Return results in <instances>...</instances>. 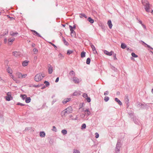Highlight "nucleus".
<instances>
[{"mask_svg":"<svg viewBox=\"0 0 153 153\" xmlns=\"http://www.w3.org/2000/svg\"><path fill=\"white\" fill-rule=\"evenodd\" d=\"M82 109V113L80 115V117L84 120H88V116L91 114V112L90 111L89 108H81Z\"/></svg>","mask_w":153,"mask_h":153,"instance_id":"f257e3e1","label":"nucleus"},{"mask_svg":"<svg viewBox=\"0 0 153 153\" xmlns=\"http://www.w3.org/2000/svg\"><path fill=\"white\" fill-rule=\"evenodd\" d=\"M142 4L145 7V9L146 12H149L150 9V4L147 0H142Z\"/></svg>","mask_w":153,"mask_h":153,"instance_id":"f03ea898","label":"nucleus"},{"mask_svg":"<svg viewBox=\"0 0 153 153\" xmlns=\"http://www.w3.org/2000/svg\"><path fill=\"white\" fill-rule=\"evenodd\" d=\"M44 77V74L39 73L36 74L34 78V79L36 82H39Z\"/></svg>","mask_w":153,"mask_h":153,"instance_id":"7ed1b4c3","label":"nucleus"},{"mask_svg":"<svg viewBox=\"0 0 153 153\" xmlns=\"http://www.w3.org/2000/svg\"><path fill=\"white\" fill-rule=\"evenodd\" d=\"M16 76L18 78L22 79L26 78L27 76V74H22L21 73L18 72L16 73Z\"/></svg>","mask_w":153,"mask_h":153,"instance_id":"20e7f679","label":"nucleus"},{"mask_svg":"<svg viewBox=\"0 0 153 153\" xmlns=\"http://www.w3.org/2000/svg\"><path fill=\"white\" fill-rule=\"evenodd\" d=\"M72 111L73 109L72 107L71 106H69L64 111V114L66 113L68 114L71 113L72 112Z\"/></svg>","mask_w":153,"mask_h":153,"instance_id":"39448f33","label":"nucleus"},{"mask_svg":"<svg viewBox=\"0 0 153 153\" xmlns=\"http://www.w3.org/2000/svg\"><path fill=\"white\" fill-rule=\"evenodd\" d=\"M6 99L8 101H9L13 99V97L12 96V94L11 92H8L7 93Z\"/></svg>","mask_w":153,"mask_h":153,"instance_id":"423d86ee","label":"nucleus"},{"mask_svg":"<svg viewBox=\"0 0 153 153\" xmlns=\"http://www.w3.org/2000/svg\"><path fill=\"white\" fill-rule=\"evenodd\" d=\"M69 28L71 31V35L72 37H75L76 36V33L74 31V29H72V26H69Z\"/></svg>","mask_w":153,"mask_h":153,"instance_id":"0eeeda50","label":"nucleus"},{"mask_svg":"<svg viewBox=\"0 0 153 153\" xmlns=\"http://www.w3.org/2000/svg\"><path fill=\"white\" fill-rule=\"evenodd\" d=\"M120 142L119 141H117L116 147V153H119L120 151Z\"/></svg>","mask_w":153,"mask_h":153,"instance_id":"6e6552de","label":"nucleus"},{"mask_svg":"<svg viewBox=\"0 0 153 153\" xmlns=\"http://www.w3.org/2000/svg\"><path fill=\"white\" fill-rule=\"evenodd\" d=\"M82 96L86 99L88 102H89L91 101V99L90 97H88L87 94L84 93L83 94Z\"/></svg>","mask_w":153,"mask_h":153,"instance_id":"1a4fd4ad","label":"nucleus"},{"mask_svg":"<svg viewBox=\"0 0 153 153\" xmlns=\"http://www.w3.org/2000/svg\"><path fill=\"white\" fill-rule=\"evenodd\" d=\"M73 80L74 83L76 84H78L81 81L77 77H74L73 78Z\"/></svg>","mask_w":153,"mask_h":153,"instance_id":"9d476101","label":"nucleus"},{"mask_svg":"<svg viewBox=\"0 0 153 153\" xmlns=\"http://www.w3.org/2000/svg\"><path fill=\"white\" fill-rule=\"evenodd\" d=\"M90 45L93 51V53L95 54L97 53V52L94 45L91 43L90 44Z\"/></svg>","mask_w":153,"mask_h":153,"instance_id":"9b49d317","label":"nucleus"},{"mask_svg":"<svg viewBox=\"0 0 153 153\" xmlns=\"http://www.w3.org/2000/svg\"><path fill=\"white\" fill-rule=\"evenodd\" d=\"M15 40V38H9L8 39V43L9 45H11L12 43V42H13Z\"/></svg>","mask_w":153,"mask_h":153,"instance_id":"f8f14e48","label":"nucleus"},{"mask_svg":"<svg viewBox=\"0 0 153 153\" xmlns=\"http://www.w3.org/2000/svg\"><path fill=\"white\" fill-rule=\"evenodd\" d=\"M124 100L125 103L127 104L128 106H129L128 104L129 103V100L128 98V95H126L124 97Z\"/></svg>","mask_w":153,"mask_h":153,"instance_id":"ddd939ff","label":"nucleus"},{"mask_svg":"<svg viewBox=\"0 0 153 153\" xmlns=\"http://www.w3.org/2000/svg\"><path fill=\"white\" fill-rule=\"evenodd\" d=\"M10 78H12L14 81L18 83L20 82V81L19 80H17V79L16 77H14V76L12 74H10Z\"/></svg>","mask_w":153,"mask_h":153,"instance_id":"4468645a","label":"nucleus"},{"mask_svg":"<svg viewBox=\"0 0 153 153\" xmlns=\"http://www.w3.org/2000/svg\"><path fill=\"white\" fill-rule=\"evenodd\" d=\"M21 53L19 52L14 51L13 52V55L15 57H18L20 55Z\"/></svg>","mask_w":153,"mask_h":153,"instance_id":"2eb2a0df","label":"nucleus"},{"mask_svg":"<svg viewBox=\"0 0 153 153\" xmlns=\"http://www.w3.org/2000/svg\"><path fill=\"white\" fill-rule=\"evenodd\" d=\"M71 98H67L65 99L62 102L63 104H66L67 102L71 101Z\"/></svg>","mask_w":153,"mask_h":153,"instance_id":"dca6fc26","label":"nucleus"},{"mask_svg":"<svg viewBox=\"0 0 153 153\" xmlns=\"http://www.w3.org/2000/svg\"><path fill=\"white\" fill-rule=\"evenodd\" d=\"M104 53L105 54L109 56H111L113 53V52L112 51L109 52L106 50H105L104 51Z\"/></svg>","mask_w":153,"mask_h":153,"instance_id":"f3484780","label":"nucleus"},{"mask_svg":"<svg viewBox=\"0 0 153 153\" xmlns=\"http://www.w3.org/2000/svg\"><path fill=\"white\" fill-rule=\"evenodd\" d=\"M31 31L32 32L34 33H33V35H36V36H38L40 37H42V36L36 31L32 30Z\"/></svg>","mask_w":153,"mask_h":153,"instance_id":"a211bd4d","label":"nucleus"},{"mask_svg":"<svg viewBox=\"0 0 153 153\" xmlns=\"http://www.w3.org/2000/svg\"><path fill=\"white\" fill-rule=\"evenodd\" d=\"M29 61L27 60H25L22 62V65L23 67L27 66L28 64Z\"/></svg>","mask_w":153,"mask_h":153,"instance_id":"6ab92c4d","label":"nucleus"},{"mask_svg":"<svg viewBox=\"0 0 153 153\" xmlns=\"http://www.w3.org/2000/svg\"><path fill=\"white\" fill-rule=\"evenodd\" d=\"M107 24L108 25L109 28L110 29H111L112 26V25L111 20H109L107 22Z\"/></svg>","mask_w":153,"mask_h":153,"instance_id":"aec40b11","label":"nucleus"},{"mask_svg":"<svg viewBox=\"0 0 153 153\" xmlns=\"http://www.w3.org/2000/svg\"><path fill=\"white\" fill-rule=\"evenodd\" d=\"M52 67L51 65L48 66V72L49 74H51L52 72Z\"/></svg>","mask_w":153,"mask_h":153,"instance_id":"412c9836","label":"nucleus"},{"mask_svg":"<svg viewBox=\"0 0 153 153\" xmlns=\"http://www.w3.org/2000/svg\"><path fill=\"white\" fill-rule=\"evenodd\" d=\"M69 75L73 77H74L75 75V74L73 71H71L69 72Z\"/></svg>","mask_w":153,"mask_h":153,"instance_id":"4be33fe9","label":"nucleus"},{"mask_svg":"<svg viewBox=\"0 0 153 153\" xmlns=\"http://www.w3.org/2000/svg\"><path fill=\"white\" fill-rule=\"evenodd\" d=\"M115 100L116 102H117L120 105H121L122 104V103L118 99V98H115Z\"/></svg>","mask_w":153,"mask_h":153,"instance_id":"5701e85b","label":"nucleus"},{"mask_svg":"<svg viewBox=\"0 0 153 153\" xmlns=\"http://www.w3.org/2000/svg\"><path fill=\"white\" fill-rule=\"evenodd\" d=\"M7 72L10 74H12L13 73V71L12 69L10 68H8L7 69Z\"/></svg>","mask_w":153,"mask_h":153,"instance_id":"b1692460","label":"nucleus"},{"mask_svg":"<svg viewBox=\"0 0 153 153\" xmlns=\"http://www.w3.org/2000/svg\"><path fill=\"white\" fill-rule=\"evenodd\" d=\"M45 134L43 131H41L40 133V136L42 137H44L45 136Z\"/></svg>","mask_w":153,"mask_h":153,"instance_id":"393cba45","label":"nucleus"},{"mask_svg":"<svg viewBox=\"0 0 153 153\" xmlns=\"http://www.w3.org/2000/svg\"><path fill=\"white\" fill-rule=\"evenodd\" d=\"M18 33L16 32H11L10 33V35L12 36H15L16 35L18 34Z\"/></svg>","mask_w":153,"mask_h":153,"instance_id":"a878e982","label":"nucleus"},{"mask_svg":"<svg viewBox=\"0 0 153 153\" xmlns=\"http://www.w3.org/2000/svg\"><path fill=\"white\" fill-rule=\"evenodd\" d=\"M121 47L122 48L124 49L126 48L127 46L124 43H122L121 45Z\"/></svg>","mask_w":153,"mask_h":153,"instance_id":"bb28decb","label":"nucleus"},{"mask_svg":"<svg viewBox=\"0 0 153 153\" xmlns=\"http://www.w3.org/2000/svg\"><path fill=\"white\" fill-rule=\"evenodd\" d=\"M88 20L91 23H93L94 22V20L90 17H89L88 18Z\"/></svg>","mask_w":153,"mask_h":153,"instance_id":"cd10ccee","label":"nucleus"},{"mask_svg":"<svg viewBox=\"0 0 153 153\" xmlns=\"http://www.w3.org/2000/svg\"><path fill=\"white\" fill-rule=\"evenodd\" d=\"M25 102L27 103H29L31 101V99L30 97H26L25 99Z\"/></svg>","mask_w":153,"mask_h":153,"instance_id":"c85d7f7f","label":"nucleus"},{"mask_svg":"<svg viewBox=\"0 0 153 153\" xmlns=\"http://www.w3.org/2000/svg\"><path fill=\"white\" fill-rule=\"evenodd\" d=\"M20 97H22V100H24L26 98L27 95L26 94H21L20 95Z\"/></svg>","mask_w":153,"mask_h":153,"instance_id":"c756f323","label":"nucleus"},{"mask_svg":"<svg viewBox=\"0 0 153 153\" xmlns=\"http://www.w3.org/2000/svg\"><path fill=\"white\" fill-rule=\"evenodd\" d=\"M80 95V94L79 93V92L78 91H75L73 93V96H79Z\"/></svg>","mask_w":153,"mask_h":153,"instance_id":"7c9ffc66","label":"nucleus"},{"mask_svg":"<svg viewBox=\"0 0 153 153\" xmlns=\"http://www.w3.org/2000/svg\"><path fill=\"white\" fill-rule=\"evenodd\" d=\"M79 16L81 18H82L83 17H85V18H87V16L84 13L80 14Z\"/></svg>","mask_w":153,"mask_h":153,"instance_id":"2f4dec72","label":"nucleus"},{"mask_svg":"<svg viewBox=\"0 0 153 153\" xmlns=\"http://www.w3.org/2000/svg\"><path fill=\"white\" fill-rule=\"evenodd\" d=\"M85 56V52H82L81 53V57L82 58H84Z\"/></svg>","mask_w":153,"mask_h":153,"instance_id":"473e14b6","label":"nucleus"},{"mask_svg":"<svg viewBox=\"0 0 153 153\" xmlns=\"http://www.w3.org/2000/svg\"><path fill=\"white\" fill-rule=\"evenodd\" d=\"M61 132L62 133V134L63 135H64L67 134V131L65 129H63L62 131Z\"/></svg>","mask_w":153,"mask_h":153,"instance_id":"72a5a7b5","label":"nucleus"},{"mask_svg":"<svg viewBox=\"0 0 153 153\" xmlns=\"http://www.w3.org/2000/svg\"><path fill=\"white\" fill-rule=\"evenodd\" d=\"M63 42L65 44V45H68L69 44H68V42L66 41V40H65V38H63Z\"/></svg>","mask_w":153,"mask_h":153,"instance_id":"f704fd0d","label":"nucleus"},{"mask_svg":"<svg viewBox=\"0 0 153 153\" xmlns=\"http://www.w3.org/2000/svg\"><path fill=\"white\" fill-rule=\"evenodd\" d=\"M91 59H90L89 58H88L86 60V63L87 64H89L90 62Z\"/></svg>","mask_w":153,"mask_h":153,"instance_id":"c9c22d12","label":"nucleus"},{"mask_svg":"<svg viewBox=\"0 0 153 153\" xmlns=\"http://www.w3.org/2000/svg\"><path fill=\"white\" fill-rule=\"evenodd\" d=\"M60 59H62L64 57V56L61 53H60L58 55Z\"/></svg>","mask_w":153,"mask_h":153,"instance_id":"e433bc0d","label":"nucleus"},{"mask_svg":"<svg viewBox=\"0 0 153 153\" xmlns=\"http://www.w3.org/2000/svg\"><path fill=\"white\" fill-rule=\"evenodd\" d=\"M131 55L132 56L135 58L137 57L138 56L137 55H136L133 52L131 53Z\"/></svg>","mask_w":153,"mask_h":153,"instance_id":"4c0bfd02","label":"nucleus"},{"mask_svg":"<svg viewBox=\"0 0 153 153\" xmlns=\"http://www.w3.org/2000/svg\"><path fill=\"white\" fill-rule=\"evenodd\" d=\"M44 83L45 84L46 86H47V87L48 86L50 85V83H49V82H48L46 81H45L44 82Z\"/></svg>","mask_w":153,"mask_h":153,"instance_id":"58836bf2","label":"nucleus"},{"mask_svg":"<svg viewBox=\"0 0 153 153\" xmlns=\"http://www.w3.org/2000/svg\"><path fill=\"white\" fill-rule=\"evenodd\" d=\"M109 98L108 97L106 96L104 97V100L105 101L107 102L109 100Z\"/></svg>","mask_w":153,"mask_h":153,"instance_id":"ea45409f","label":"nucleus"},{"mask_svg":"<svg viewBox=\"0 0 153 153\" xmlns=\"http://www.w3.org/2000/svg\"><path fill=\"white\" fill-rule=\"evenodd\" d=\"M73 53V51L71 50H68L67 54L68 55H70Z\"/></svg>","mask_w":153,"mask_h":153,"instance_id":"a19ab883","label":"nucleus"},{"mask_svg":"<svg viewBox=\"0 0 153 153\" xmlns=\"http://www.w3.org/2000/svg\"><path fill=\"white\" fill-rule=\"evenodd\" d=\"M38 50L36 48H34L33 49V51L34 52V53L35 54H36L38 52Z\"/></svg>","mask_w":153,"mask_h":153,"instance_id":"79ce46f5","label":"nucleus"},{"mask_svg":"<svg viewBox=\"0 0 153 153\" xmlns=\"http://www.w3.org/2000/svg\"><path fill=\"white\" fill-rule=\"evenodd\" d=\"M86 127V124L85 123H84L82 125V126H81V128L82 129L83 128H85Z\"/></svg>","mask_w":153,"mask_h":153,"instance_id":"37998d69","label":"nucleus"},{"mask_svg":"<svg viewBox=\"0 0 153 153\" xmlns=\"http://www.w3.org/2000/svg\"><path fill=\"white\" fill-rule=\"evenodd\" d=\"M52 130L55 132L57 131V129L55 126H53Z\"/></svg>","mask_w":153,"mask_h":153,"instance_id":"c03bdc74","label":"nucleus"},{"mask_svg":"<svg viewBox=\"0 0 153 153\" xmlns=\"http://www.w3.org/2000/svg\"><path fill=\"white\" fill-rule=\"evenodd\" d=\"M16 104L17 105H20L21 106H23L25 105V104H22V103H21L20 102H18Z\"/></svg>","mask_w":153,"mask_h":153,"instance_id":"a18cd8bd","label":"nucleus"},{"mask_svg":"<svg viewBox=\"0 0 153 153\" xmlns=\"http://www.w3.org/2000/svg\"><path fill=\"white\" fill-rule=\"evenodd\" d=\"M7 16L8 18H9L10 19V20H13L14 19V18L13 17H10L9 15H7Z\"/></svg>","mask_w":153,"mask_h":153,"instance_id":"49530a36","label":"nucleus"},{"mask_svg":"<svg viewBox=\"0 0 153 153\" xmlns=\"http://www.w3.org/2000/svg\"><path fill=\"white\" fill-rule=\"evenodd\" d=\"M74 153H80L79 150L76 149H74Z\"/></svg>","mask_w":153,"mask_h":153,"instance_id":"de8ad7c7","label":"nucleus"},{"mask_svg":"<svg viewBox=\"0 0 153 153\" xmlns=\"http://www.w3.org/2000/svg\"><path fill=\"white\" fill-rule=\"evenodd\" d=\"M95 137L96 138H97L99 137V134H98V133H95Z\"/></svg>","mask_w":153,"mask_h":153,"instance_id":"09e8293b","label":"nucleus"},{"mask_svg":"<svg viewBox=\"0 0 153 153\" xmlns=\"http://www.w3.org/2000/svg\"><path fill=\"white\" fill-rule=\"evenodd\" d=\"M116 53H114L113 54V56H114V60H116L117 59V58L116 56Z\"/></svg>","mask_w":153,"mask_h":153,"instance_id":"8fccbe9b","label":"nucleus"},{"mask_svg":"<svg viewBox=\"0 0 153 153\" xmlns=\"http://www.w3.org/2000/svg\"><path fill=\"white\" fill-rule=\"evenodd\" d=\"M50 44L51 45H52L54 47V48H57V47H56V46L55 45H54V44H53V43H51V42H50Z\"/></svg>","mask_w":153,"mask_h":153,"instance_id":"3c124183","label":"nucleus"},{"mask_svg":"<svg viewBox=\"0 0 153 153\" xmlns=\"http://www.w3.org/2000/svg\"><path fill=\"white\" fill-rule=\"evenodd\" d=\"M137 19L138 20V22L141 25L143 24L142 22L140 20H138V19L137 18Z\"/></svg>","mask_w":153,"mask_h":153,"instance_id":"603ef678","label":"nucleus"},{"mask_svg":"<svg viewBox=\"0 0 153 153\" xmlns=\"http://www.w3.org/2000/svg\"><path fill=\"white\" fill-rule=\"evenodd\" d=\"M108 94V91H106L105 93H104V95H107Z\"/></svg>","mask_w":153,"mask_h":153,"instance_id":"864d4df0","label":"nucleus"},{"mask_svg":"<svg viewBox=\"0 0 153 153\" xmlns=\"http://www.w3.org/2000/svg\"><path fill=\"white\" fill-rule=\"evenodd\" d=\"M145 29H146V26L145 25H144L143 24H142V25H141Z\"/></svg>","mask_w":153,"mask_h":153,"instance_id":"5fc2aeb1","label":"nucleus"},{"mask_svg":"<svg viewBox=\"0 0 153 153\" xmlns=\"http://www.w3.org/2000/svg\"><path fill=\"white\" fill-rule=\"evenodd\" d=\"M59 78L58 77L56 79L55 82H58L59 81Z\"/></svg>","mask_w":153,"mask_h":153,"instance_id":"6e6d98bb","label":"nucleus"},{"mask_svg":"<svg viewBox=\"0 0 153 153\" xmlns=\"http://www.w3.org/2000/svg\"><path fill=\"white\" fill-rule=\"evenodd\" d=\"M72 29L75 30L76 28V26L75 25H74L73 26H72Z\"/></svg>","mask_w":153,"mask_h":153,"instance_id":"4d7b16f0","label":"nucleus"},{"mask_svg":"<svg viewBox=\"0 0 153 153\" xmlns=\"http://www.w3.org/2000/svg\"><path fill=\"white\" fill-rule=\"evenodd\" d=\"M39 86L38 85H33V87H38Z\"/></svg>","mask_w":153,"mask_h":153,"instance_id":"13d9d810","label":"nucleus"},{"mask_svg":"<svg viewBox=\"0 0 153 153\" xmlns=\"http://www.w3.org/2000/svg\"><path fill=\"white\" fill-rule=\"evenodd\" d=\"M145 45H146L147 47L149 48H151V47L149 45H147L146 43H145Z\"/></svg>","mask_w":153,"mask_h":153,"instance_id":"bf43d9fd","label":"nucleus"},{"mask_svg":"<svg viewBox=\"0 0 153 153\" xmlns=\"http://www.w3.org/2000/svg\"><path fill=\"white\" fill-rule=\"evenodd\" d=\"M7 39L6 38H5L4 39V42L5 43H6V42H7Z\"/></svg>","mask_w":153,"mask_h":153,"instance_id":"052dcab7","label":"nucleus"},{"mask_svg":"<svg viewBox=\"0 0 153 153\" xmlns=\"http://www.w3.org/2000/svg\"><path fill=\"white\" fill-rule=\"evenodd\" d=\"M35 45L34 44H33L32 45V46L33 47H34V46Z\"/></svg>","mask_w":153,"mask_h":153,"instance_id":"680f3d73","label":"nucleus"},{"mask_svg":"<svg viewBox=\"0 0 153 153\" xmlns=\"http://www.w3.org/2000/svg\"><path fill=\"white\" fill-rule=\"evenodd\" d=\"M151 92L153 94V88L152 89V91H151Z\"/></svg>","mask_w":153,"mask_h":153,"instance_id":"e2e57ef3","label":"nucleus"},{"mask_svg":"<svg viewBox=\"0 0 153 153\" xmlns=\"http://www.w3.org/2000/svg\"><path fill=\"white\" fill-rule=\"evenodd\" d=\"M141 42H142V43H143V44H145V43L144 42H143L142 41Z\"/></svg>","mask_w":153,"mask_h":153,"instance_id":"0e129e2a","label":"nucleus"},{"mask_svg":"<svg viewBox=\"0 0 153 153\" xmlns=\"http://www.w3.org/2000/svg\"><path fill=\"white\" fill-rule=\"evenodd\" d=\"M78 117H76V118H75V120H78Z\"/></svg>","mask_w":153,"mask_h":153,"instance_id":"69168bd1","label":"nucleus"},{"mask_svg":"<svg viewBox=\"0 0 153 153\" xmlns=\"http://www.w3.org/2000/svg\"><path fill=\"white\" fill-rule=\"evenodd\" d=\"M120 94L119 92H117V94Z\"/></svg>","mask_w":153,"mask_h":153,"instance_id":"338daca9","label":"nucleus"},{"mask_svg":"<svg viewBox=\"0 0 153 153\" xmlns=\"http://www.w3.org/2000/svg\"><path fill=\"white\" fill-rule=\"evenodd\" d=\"M151 13H152V14H153V10H152V12H151Z\"/></svg>","mask_w":153,"mask_h":153,"instance_id":"774afa93","label":"nucleus"}]
</instances>
